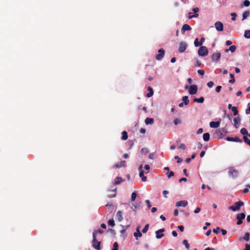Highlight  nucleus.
Wrapping results in <instances>:
<instances>
[{
  "label": "nucleus",
  "instance_id": "obj_1",
  "mask_svg": "<svg viewBox=\"0 0 250 250\" xmlns=\"http://www.w3.org/2000/svg\"><path fill=\"white\" fill-rule=\"evenodd\" d=\"M96 235H97V230H94L93 232L92 246L96 250H100V249H101V247H100L101 242L97 240Z\"/></svg>",
  "mask_w": 250,
  "mask_h": 250
},
{
  "label": "nucleus",
  "instance_id": "obj_2",
  "mask_svg": "<svg viewBox=\"0 0 250 250\" xmlns=\"http://www.w3.org/2000/svg\"><path fill=\"white\" fill-rule=\"evenodd\" d=\"M244 205V203L241 201L235 203L234 206H231L229 207V209L235 211L240 209V208Z\"/></svg>",
  "mask_w": 250,
  "mask_h": 250
},
{
  "label": "nucleus",
  "instance_id": "obj_3",
  "mask_svg": "<svg viewBox=\"0 0 250 250\" xmlns=\"http://www.w3.org/2000/svg\"><path fill=\"white\" fill-rule=\"evenodd\" d=\"M198 54L199 56L202 57L207 56L208 54V48L206 46H201L198 50Z\"/></svg>",
  "mask_w": 250,
  "mask_h": 250
},
{
  "label": "nucleus",
  "instance_id": "obj_4",
  "mask_svg": "<svg viewBox=\"0 0 250 250\" xmlns=\"http://www.w3.org/2000/svg\"><path fill=\"white\" fill-rule=\"evenodd\" d=\"M158 54L156 55L155 58L157 60L160 61L164 57L165 51L163 48H161L158 50Z\"/></svg>",
  "mask_w": 250,
  "mask_h": 250
},
{
  "label": "nucleus",
  "instance_id": "obj_5",
  "mask_svg": "<svg viewBox=\"0 0 250 250\" xmlns=\"http://www.w3.org/2000/svg\"><path fill=\"white\" fill-rule=\"evenodd\" d=\"M187 47V44L184 42H181L178 48V51L180 53H183L185 51Z\"/></svg>",
  "mask_w": 250,
  "mask_h": 250
},
{
  "label": "nucleus",
  "instance_id": "obj_6",
  "mask_svg": "<svg viewBox=\"0 0 250 250\" xmlns=\"http://www.w3.org/2000/svg\"><path fill=\"white\" fill-rule=\"evenodd\" d=\"M197 90L198 87L196 85H191L189 88L188 93L190 95H194L197 93Z\"/></svg>",
  "mask_w": 250,
  "mask_h": 250
},
{
  "label": "nucleus",
  "instance_id": "obj_7",
  "mask_svg": "<svg viewBox=\"0 0 250 250\" xmlns=\"http://www.w3.org/2000/svg\"><path fill=\"white\" fill-rule=\"evenodd\" d=\"M229 175L233 178L236 177L238 174V171L233 167L229 169Z\"/></svg>",
  "mask_w": 250,
  "mask_h": 250
},
{
  "label": "nucleus",
  "instance_id": "obj_8",
  "mask_svg": "<svg viewBox=\"0 0 250 250\" xmlns=\"http://www.w3.org/2000/svg\"><path fill=\"white\" fill-rule=\"evenodd\" d=\"M215 27L218 31H222L223 30V24L221 21H217L215 23Z\"/></svg>",
  "mask_w": 250,
  "mask_h": 250
},
{
  "label": "nucleus",
  "instance_id": "obj_9",
  "mask_svg": "<svg viewBox=\"0 0 250 250\" xmlns=\"http://www.w3.org/2000/svg\"><path fill=\"white\" fill-rule=\"evenodd\" d=\"M233 121L234 126L235 127V128H238L241 122V118L240 117V116H238L236 118H234L233 120Z\"/></svg>",
  "mask_w": 250,
  "mask_h": 250
},
{
  "label": "nucleus",
  "instance_id": "obj_10",
  "mask_svg": "<svg viewBox=\"0 0 250 250\" xmlns=\"http://www.w3.org/2000/svg\"><path fill=\"white\" fill-rule=\"evenodd\" d=\"M164 231H165L164 229H160L158 230L157 231H156V237L157 239H160V238H162L164 236V234L162 232H164Z\"/></svg>",
  "mask_w": 250,
  "mask_h": 250
},
{
  "label": "nucleus",
  "instance_id": "obj_11",
  "mask_svg": "<svg viewBox=\"0 0 250 250\" xmlns=\"http://www.w3.org/2000/svg\"><path fill=\"white\" fill-rule=\"evenodd\" d=\"M221 58V53H217L213 54L211 56V60L212 61H218Z\"/></svg>",
  "mask_w": 250,
  "mask_h": 250
},
{
  "label": "nucleus",
  "instance_id": "obj_12",
  "mask_svg": "<svg viewBox=\"0 0 250 250\" xmlns=\"http://www.w3.org/2000/svg\"><path fill=\"white\" fill-rule=\"evenodd\" d=\"M188 202L186 200L180 201L176 203V206L177 207H185L188 205Z\"/></svg>",
  "mask_w": 250,
  "mask_h": 250
},
{
  "label": "nucleus",
  "instance_id": "obj_13",
  "mask_svg": "<svg viewBox=\"0 0 250 250\" xmlns=\"http://www.w3.org/2000/svg\"><path fill=\"white\" fill-rule=\"evenodd\" d=\"M226 140L227 141H233V142H239V143H242V140L240 139L239 138L237 137H234V138L228 137L227 138Z\"/></svg>",
  "mask_w": 250,
  "mask_h": 250
},
{
  "label": "nucleus",
  "instance_id": "obj_14",
  "mask_svg": "<svg viewBox=\"0 0 250 250\" xmlns=\"http://www.w3.org/2000/svg\"><path fill=\"white\" fill-rule=\"evenodd\" d=\"M191 29V28L189 25L188 24H185L182 28L181 32L182 34H184L186 30H190Z\"/></svg>",
  "mask_w": 250,
  "mask_h": 250
},
{
  "label": "nucleus",
  "instance_id": "obj_15",
  "mask_svg": "<svg viewBox=\"0 0 250 250\" xmlns=\"http://www.w3.org/2000/svg\"><path fill=\"white\" fill-rule=\"evenodd\" d=\"M220 122H211L209 123L210 127L211 128H217L220 125Z\"/></svg>",
  "mask_w": 250,
  "mask_h": 250
},
{
  "label": "nucleus",
  "instance_id": "obj_16",
  "mask_svg": "<svg viewBox=\"0 0 250 250\" xmlns=\"http://www.w3.org/2000/svg\"><path fill=\"white\" fill-rule=\"evenodd\" d=\"M125 161H122L120 163H116L114 166V167L120 168L121 167H124L125 166Z\"/></svg>",
  "mask_w": 250,
  "mask_h": 250
},
{
  "label": "nucleus",
  "instance_id": "obj_17",
  "mask_svg": "<svg viewBox=\"0 0 250 250\" xmlns=\"http://www.w3.org/2000/svg\"><path fill=\"white\" fill-rule=\"evenodd\" d=\"M250 239V233L249 232H246L245 234V235L243 237H240L239 238V241H242L244 240L246 241H248Z\"/></svg>",
  "mask_w": 250,
  "mask_h": 250
},
{
  "label": "nucleus",
  "instance_id": "obj_18",
  "mask_svg": "<svg viewBox=\"0 0 250 250\" xmlns=\"http://www.w3.org/2000/svg\"><path fill=\"white\" fill-rule=\"evenodd\" d=\"M134 236L136 238H137V237H141L142 236V233L140 232V231L139 230V227H138L137 228V229H136V232H135L134 233ZM136 239H137V238H136Z\"/></svg>",
  "mask_w": 250,
  "mask_h": 250
},
{
  "label": "nucleus",
  "instance_id": "obj_19",
  "mask_svg": "<svg viewBox=\"0 0 250 250\" xmlns=\"http://www.w3.org/2000/svg\"><path fill=\"white\" fill-rule=\"evenodd\" d=\"M205 99L204 97H201L200 98H195L193 99L194 102H197L198 103H203L204 102Z\"/></svg>",
  "mask_w": 250,
  "mask_h": 250
},
{
  "label": "nucleus",
  "instance_id": "obj_20",
  "mask_svg": "<svg viewBox=\"0 0 250 250\" xmlns=\"http://www.w3.org/2000/svg\"><path fill=\"white\" fill-rule=\"evenodd\" d=\"M116 218L119 221H121L122 220V212L121 211H118L116 213Z\"/></svg>",
  "mask_w": 250,
  "mask_h": 250
},
{
  "label": "nucleus",
  "instance_id": "obj_21",
  "mask_svg": "<svg viewBox=\"0 0 250 250\" xmlns=\"http://www.w3.org/2000/svg\"><path fill=\"white\" fill-rule=\"evenodd\" d=\"M236 49V47L235 45H231L230 46L229 49H226L225 52H228L229 51H230L231 53L234 52Z\"/></svg>",
  "mask_w": 250,
  "mask_h": 250
},
{
  "label": "nucleus",
  "instance_id": "obj_22",
  "mask_svg": "<svg viewBox=\"0 0 250 250\" xmlns=\"http://www.w3.org/2000/svg\"><path fill=\"white\" fill-rule=\"evenodd\" d=\"M245 214L244 213H239L236 216V219L237 220H243L245 218Z\"/></svg>",
  "mask_w": 250,
  "mask_h": 250
},
{
  "label": "nucleus",
  "instance_id": "obj_23",
  "mask_svg": "<svg viewBox=\"0 0 250 250\" xmlns=\"http://www.w3.org/2000/svg\"><path fill=\"white\" fill-rule=\"evenodd\" d=\"M128 139L127 133L126 131H124L122 133V139L123 140H126Z\"/></svg>",
  "mask_w": 250,
  "mask_h": 250
},
{
  "label": "nucleus",
  "instance_id": "obj_24",
  "mask_svg": "<svg viewBox=\"0 0 250 250\" xmlns=\"http://www.w3.org/2000/svg\"><path fill=\"white\" fill-rule=\"evenodd\" d=\"M147 90L149 91V92L146 94V97L149 98L153 95V89L150 86H148L147 87Z\"/></svg>",
  "mask_w": 250,
  "mask_h": 250
},
{
  "label": "nucleus",
  "instance_id": "obj_25",
  "mask_svg": "<svg viewBox=\"0 0 250 250\" xmlns=\"http://www.w3.org/2000/svg\"><path fill=\"white\" fill-rule=\"evenodd\" d=\"M210 139V134L209 133H205L203 134V139L205 141H208Z\"/></svg>",
  "mask_w": 250,
  "mask_h": 250
},
{
  "label": "nucleus",
  "instance_id": "obj_26",
  "mask_svg": "<svg viewBox=\"0 0 250 250\" xmlns=\"http://www.w3.org/2000/svg\"><path fill=\"white\" fill-rule=\"evenodd\" d=\"M154 122V119L150 118H146L145 119V123L146 125L152 124Z\"/></svg>",
  "mask_w": 250,
  "mask_h": 250
},
{
  "label": "nucleus",
  "instance_id": "obj_27",
  "mask_svg": "<svg viewBox=\"0 0 250 250\" xmlns=\"http://www.w3.org/2000/svg\"><path fill=\"white\" fill-rule=\"evenodd\" d=\"M182 101H183V103H184V104L185 105H188L189 102L188 99V96H184L182 98Z\"/></svg>",
  "mask_w": 250,
  "mask_h": 250
},
{
  "label": "nucleus",
  "instance_id": "obj_28",
  "mask_svg": "<svg viewBox=\"0 0 250 250\" xmlns=\"http://www.w3.org/2000/svg\"><path fill=\"white\" fill-rule=\"evenodd\" d=\"M250 15V12L248 11H246L243 13L242 21L246 19Z\"/></svg>",
  "mask_w": 250,
  "mask_h": 250
},
{
  "label": "nucleus",
  "instance_id": "obj_29",
  "mask_svg": "<svg viewBox=\"0 0 250 250\" xmlns=\"http://www.w3.org/2000/svg\"><path fill=\"white\" fill-rule=\"evenodd\" d=\"M244 37L247 39H250V30H247L245 31Z\"/></svg>",
  "mask_w": 250,
  "mask_h": 250
},
{
  "label": "nucleus",
  "instance_id": "obj_30",
  "mask_svg": "<svg viewBox=\"0 0 250 250\" xmlns=\"http://www.w3.org/2000/svg\"><path fill=\"white\" fill-rule=\"evenodd\" d=\"M231 110L233 112V115L234 116H236V115H238V110L237 109V107L236 106H233V107H232V109Z\"/></svg>",
  "mask_w": 250,
  "mask_h": 250
},
{
  "label": "nucleus",
  "instance_id": "obj_31",
  "mask_svg": "<svg viewBox=\"0 0 250 250\" xmlns=\"http://www.w3.org/2000/svg\"><path fill=\"white\" fill-rule=\"evenodd\" d=\"M183 245H184L187 249H189L190 246L188 243V242L187 240H184L182 242Z\"/></svg>",
  "mask_w": 250,
  "mask_h": 250
},
{
  "label": "nucleus",
  "instance_id": "obj_32",
  "mask_svg": "<svg viewBox=\"0 0 250 250\" xmlns=\"http://www.w3.org/2000/svg\"><path fill=\"white\" fill-rule=\"evenodd\" d=\"M229 77L231 78V79L230 80H229V83H234L235 80L234 79V75L230 73L229 74Z\"/></svg>",
  "mask_w": 250,
  "mask_h": 250
},
{
  "label": "nucleus",
  "instance_id": "obj_33",
  "mask_svg": "<svg viewBox=\"0 0 250 250\" xmlns=\"http://www.w3.org/2000/svg\"><path fill=\"white\" fill-rule=\"evenodd\" d=\"M240 133L244 135H247L248 134V131L245 128H241L240 130Z\"/></svg>",
  "mask_w": 250,
  "mask_h": 250
},
{
  "label": "nucleus",
  "instance_id": "obj_34",
  "mask_svg": "<svg viewBox=\"0 0 250 250\" xmlns=\"http://www.w3.org/2000/svg\"><path fill=\"white\" fill-rule=\"evenodd\" d=\"M243 140L245 143H246L247 144L250 146V140L249 139L247 136H244L243 137Z\"/></svg>",
  "mask_w": 250,
  "mask_h": 250
},
{
  "label": "nucleus",
  "instance_id": "obj_35",
  "mask_svg": "<svg viewBox=\"0 0 250 250\" xmlns=\"http://www.w3.org/2000/svg\"><path fill=\"white\" fill-rule=\"evenodd\" d=\"M123 181L122 178L120 177L117 178V181L114 182L115 185L120 184Z\"/></svg>",
  "mask_w": 250,
  "mask_h": 250
},
{
  "label": "nucleus",
  "instance_id": "obj_36",
  "mask_svg": "<svg viewBox=\"0 0 250 250\" xmlns=\"http://www.w3.org/2000/svg\"><path fill=\"white\" fill-rule=\"evenodd\" d=\"M198 17V14H195L194 15H192V13L191 12H189L188 13V18L189 19H192V18H197Z\"/></svg>",
  "mask_w": 250,
  "mask_h": 250
},
{
  "label": "nucleus",
  "instance_id": "obj_37",
  "mask_svg": "<svg viewBox=\"0 0 250 250\" xmlns=\"http://www.w3.org/2000/svg\"><path fill=\"white\" fill-rule=\"evenodd\" d=\"M108 224L109 226L113 227L115 226L114 221L113 219L108 220Z\"/></svg>",
  "mask_w": 250,
  "mask_h": 250
},
{
  "label": "nucleus",
  "instance_id": "obj_38",
  "mask_svg": "<svg viewBox=\"0 0 250 250\" xmlns=\"http://www.w3.org/2000/svg\"><path fill=\"white\" fill-rule=\"evenodd\" d=\"M148 228H149V224H147L146 225V226H145V227L144 228V229L142 230V232L144 233H146L148 230Z\"/></svg>",
  "mask_w": 250,
  "mask_h": 250
},
{
  "label": "nucleus",
  "instance_id": "obj_39",
  "mask_svg": "<svg viewBox=\"0 0 250 250\" xmlns=\"http://www.w3.org/2000/svg\"><path fill=\"white\" fill-rule=\"evenodd\" d=\"M136 196H137L136 193L135 192H132L131 194V201H134L136 199Z\"/></svg>",
  "mask_w": 250,
  "mask_h": 250
},
{
  "label": "nucleus",
  "instance_id": "obj_40",
  "mask_svg": "<svg viewBox=\"0 0 250 250\" xmlns=\"http://www.w3.org/2000/svg\"><path fill=\"white\" fill-rule=\"evenodd\" d=\"M141 152L144 154H146L148 152V150L147 148L144 147L141 149Z\"/></svg>",
  "mask_w": 250,
  "mask_h": 250
},
{
  "label": "nucleus",
  "instance_id": "obj_41",
  "mask_svg": "<svg viewBox=\"0 0 250 250\" xmlns=\"http://www.w3.org/2000/svg\"><path fill=\"white\" fill-rule=\"evenodd\" d=\"M194 45L196 46V47H197V46H201V43H200L199 42H198V39L197 38H196L195 41H194Z\"/></svg>",
  "mask_w": 250,
  "mask_h": 250
},
{
  "label": "nucleus",
  "instance_id": "obj_42",
  "mask_svg": "<svg viewBox=\"0 0 250 250\" xmlns=\"http://www.w3.org/2000/svg\"><path fill=\"white\" fill-rule=\"evenodd\" d=\"M231 17V20L232 21H235L236 19V17L237 16V14L236 13H231L230 14Z\"/></svg>",
  "mask_w": 250,
  "mask_h": 250
},
{
  "label": "nucleus",
  "instance_id": "obj_43",
  "mask_svg": "<svg viewBox=\"0 0 250 250\" xmlns=\"http://www.w3.org/2000/svg\"><path fill=\"white\" fill-rule=\"evenodd\" d=\"M174 173L173 171H170L169 172H167V175L168 178H170L173 176H174Z\"/></svg>",
  "mask_w": 250,
  "mask_h": 250
},
{
  "label": "nucleus",
  "instance_id": "obj_44",
  "mask_svg": "<svg viewBox=\"0 0 250 250\" xmlns=\"http://www.w3.org/2000/svg\"><path fill=\"white\" fill-rule=\"evenodd\" d=\"M250 5V2L248 0H245L244 1V5L246 7H248Z\"/></svg>",
  "mask_w": 250,
  "mask_h": 250
},
{
  "label": "nucleus",
  "instance_id": "obj_45",
  "mask_svg": "<svg viewBox=\"0 0 250 250\" xmlns=\"http://www.w3.org/2000/svg\"><path fill=\"white\" fill-rule=\"evenodd\" d=\"M248 108L246 109L245 112H246V113L247 114H250V103H249V104H248Z\"/></svg>",
  "mask_w": 250,
  "mask_h": 250
},
{
  "label": "nucleus",
  "instance_id": "obj_46",
  "mask_svg": "<svg viewBox=\"0 0 250 250\" xmlns=\"http://www.w3.org/2000/svg\"><path fill=\"white\" fill-rule=\"evenodd\" d=\"M174 159H177V163H181L183 161V159L182 158H179L178 156H174Z\"/></svg>",
  "mask_w": 250,
  "mask_h": 250
},
{
  "label": "nucleus",
  "instance_id": "obj_47",
  "mask_svg": "<svg viewBox=\"0 0 250 250\" xmlns=\"http://www.w3.org/2000/svg\"><path fill=\"white\" fill-rule=\"evenodd\" d=\"M213 85L214 83L212 81H210L207 83V86L209 88L212 87L213 86Z\"/></svg>",
  "mask_w": 250,
  "mask_h": 250
},
{
  "label": "nucleus",
  "instance_id": "obj_48",
  "mask_svg": "<svg viewBox=\"0 0 250 250\" xmlns=\"http://www.w3.org/2000/svg\"><path fill=\"white\" fill-rule=\"evenodd\" d=\"M181 123V121L178 119H175L174 120V124L175 125H177Z\"/></svg>",
  "mask_w": 250,
  "mask_h": 250
},
{
  "label": "nucleus",
  "instance_id": "obj_49",
  "mask_svg": "<svg viewBox=\"0 0 250 250\" xmlns=\"http://www.w3.org/2000/svg\"><path fill=\"white\" fill-rule=\"evenodd\" d=\"M154 152H152V153H150L148 156V158L150 159H151V160H153L154 159Z\"/></svg>",
  "mask_w": 250,
  "mask_h": 250
},
{
  "label": "nucleus",
  "instance_id": "obj_50",
  "mask_svg": "<svg viewBox=\"0 0 250 250\" xmlns=\"http://www.w3.org/2000/svg\"><path fill=\"white\" fill-rule=\"evenodd\" d=\"M105 206H106V207L109 208V209L111 208V211L113 210V205L112 204L108 203Z\"/></svg>",
  "mask_w": 250,
  "mask_h": 250
},
{
  "label": "nucleus",
  "instance_id": "obj_51",
  "mask_svg": "<svg viewBox=\"0 0 250 250\" xmlns=\"http://www.w3.org/2000/svg\"><path fill=\"white\" fill-rule=\"evenodd\" d=\"M197 72L198 74H199L200 75H204L205 74V71L204 70H202V69H199L198 71H197Z\"/></svg>",
  "mask_w": 250,
  "mask_h": 250
},
{
  "label": "nucleus",
  "instance_id": "obj_52",
  "mask_svg": "<svg viewBox=\"0 0 250 250\" xmlns=\"http://www.w3.org/2000/svg\"><path fill=\"white\" fill-rule=\"evenodd\" d=\"M222 88V86H220V85H218L217 86L216 88H215V91L216 92H217V93H219L220 92L221 89Z\"/></svg>",
  "mask_w": 250,
  "mask_h": 250
},
{
  "label": "nucleus",
  "instance_id": "obj_53",
  "mask_svg": "<svg viewBox=\"0 0 250 250\" xmlns=\"http://www.w3.org/2000/svg\"><path fill=\"white\" fill-rule=\"evenodd\" d=\"M179 148H182V149L185 150L186 148V146L184 144H181L179 146Z\"/></svg>",
  "mask_w": 250,
  "mask_h": 250
},
{
  "label": "nucleus",
  "instance_id": "obj_54",
  "mask_svg": "<svg viewBox=\"0 0 250 250\" xmlns=\"http://www.w3.org/2000/svg\"><path fill=\"white\" fill-rule=\"evenodd\" d=\"M146 204L147 205V207H148V208H150L151 207V203H150V202L149 201V200H146Z\"/></svg>",
  "mask_w": 250,
  "mask_h": 250
},
{
  "label": "nucleus",
  "instance_id": "obj_55",
  "mask_svg": "<svg viewBox=\"0 0 250 250\" xmlns=\"http://www.w3.org/2000/svg\"><path fill=\"white\" fill-rule=\"evenodd\" d=\"M220 230V228L217 227L216 229H214L212 231H213V233H217L218 232V230Z\"/></svg>",
  "mask_w": 250,
  "mask_h": 250
},
{
  "label": "nucleus",
  "instance_id": "obj_56",
  "mask_svg": "<svg viewBox=\"0 0 250 250\" xmlns=\"http://www.w3.org/2000/svg\"><path fill=\"white\" fill-rule=\"evenodd\" d=\"M168 193V191L165 190L163 191V194L165 198H167V194Z\"/></svg>",
  "mask_w": 250,
  "mask_h": 250
},
{
  "label": "nucleus",
  "instance_id": "obj_57",
  "mask_svg": "<svg viewBox=\"0 0 250 250\" xmlns=\"http://www.w3.org/2000/svg\"><path fill=\"white\" fill-rule=\"evenodd\" d=\"M203 131V128H200L199 129H198V130L197 131V134H200L201 133H202Z\"/></svg>",
  "mask_w": 250,
  "mask_h": 250
},
{
  "label": "nucleus",
  "instance_id": "obj_58",
  "mask_svg": "<svg viewBox=\"0 0 250 250\" xmlns=\"http://www.w3.org/2000/svg\"><path fill=\"white\" fill-rule=\"evenodd\" d=\"M218 136L220 137V136H222L223 134L221 133V131L220 130L217 131L215 133Z\"/></svg>",
  "mask_w": 250,
  "mask_h": 250
},
{
  "label": "nucleus",
  "instance_id": "obj_59",
  "mask_svg": "<svg viewBox=\"0 0 250 250\" xmlns=\"http://www.w3.org/2000/svg\"><path fill=\"white\" fill-rule=\"evenodd\" d=\"M244 250H250V246L248 244L245 245V249Z\"/></svg>",
  "mask_w": 250,
  "mask_h": 250
},
{
  "label": "nucleus",
  "instance_id": "obj_60",
  "mask_svg": "<svg viewBox=\"0 0 250 250\" xmlns=\"http://www.w3.org/2000/svg\"><path fill=\"white\" fill-rule=\"evenodd\" d=\"M178 228L180 229V230L183 232L184 230V227L183 226H179Z\"/></svg>",
  "mask_w": 250,
  "mask_h": 250
},
{
  "label": "nucleus",
  "instance_id": "obj_61",
  "mask_svg": "<svg viewBox=\"0 0 250 250\" xmlns=\"http://www.w3.org/2000/svg\"><path fill=\"white\" fill-rule=\"evenodd\" d=\"M118 247H119V245H118V243L117 242H115L113 243V248H117V249H118Z\"/></svg>",
  "mask_w": 250,
  "mask_h": 250
},
{
  "label": "nucleus",
  "instance_id": "obj_62",
  "mask_svg": "<svg viewBox=\"0 0 250 250\" xmlns=\"http://www.w3.org/2000/svg\"><path fill=\"white\" fill-rule=\"evenodd\" d=\"M232 44V42L229 40H228L226 42V44L228 46Z\"/></svg>",
  "mask_w": 250,
  "mask_h": 250
},
{
  "label": "nucleus",
  "instance_id": "obj_63",
  "mask_svg": "<svg viewBox=\"0 0 250 250\" xmlns=\"http://www.w3.org/2000/svg\"><path fill=\"white\" fill-rule=\"evenodd\" d=\"M201 210V209L200 208L198 207L196 208V209L194 210V212L195 213H198Z\"/></svg>",
  "mask_w": 250,
  "mask_h": 250
},
{
  "label": "nucleus",
  "instance_id": "obj_64",
  "mask_svg": "<svg viewBox=\"0 0 250 250\" xmlns=\"http://www.w3.org/2000/svg\"><path fill=\"white\" fill-rule=\"evenodd\" d=\"M139 176H140V177H141V178H142V177H143V176H144V173L143 170H141L140 171V172H139Z\"/></svg>",
  "mask_w": 250,
  "mask_h": 250
}]
</instances>
